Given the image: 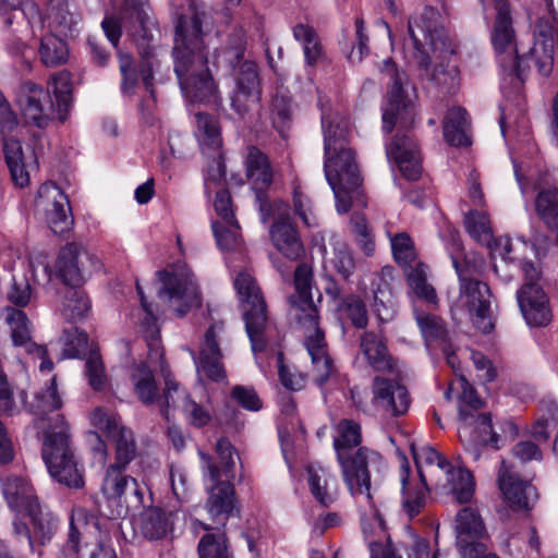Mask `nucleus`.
<instances>
[{"mask_svg": "<svg viewBox=\"0 0 558 558\" xmlns=\"http://www.w3.org/2000/svg\"><path fill=\"white\" fill-rule=\"evenodd\" d=\"M325 177L330 185L336 208L345 214L355 202L364 205L362 177L355 161L354 151L348 146L349 124L338 113H323Z\"/></svg>", "mask_w": 558, "mask_h": 558, "instance_id": "f257e3e1", "label": "nucleus"}, {"mask_svg": "<svg viewBox=\"0 0 558 558\" xmlns=\"http://www.w3.org/2000/svg\"><path fill=\"white\" fill-rule=\"evenodd\" d=\"M202 16L195 8L180 15L175 26L172 50L174 72L184 96L192 101H209L217 87L207 68L203 41Z\"/></svg>", "mask_w": 558, "mask_h": 558, "instance_id": "f03ea898", "label": "nucleus"}, {"mask_svg": "<svg viewBox=\"0 0 558 558\" xmlns=\"http://www.w3.org/2000/svg\"><path fill=\"white\" fill-rule=\"evenodd\" d=\"M335 433L333 447L342 469L343 480L360 507L368 506V509L365 508L362 511L363 521L371 518L380 525L381 520L371 494L367 450L360 447L361 427L356 422L343 418L335 426Z\"/></svg>", "mask_w": 558, "mask_h": 558, "instance_id": "7ed1b4c3", "label": "nucleus"}, {"mask_svg": "<svg viewBox=\"0 0 558 558\" xmlns=\"http://www.w3.org/2000/svg\"><path fill=\"white\" fill-rule=\"evenodd\" d=\"M215 451L217 460L199 451L204 476L210 483L206 486L208 498L205 509L214 522L225 526L236 510L231 480L234 477L235 460H239V456L231 442L223 437L218 439Z\"/></svg>", "mask_w": 558, "mask_h": 558, "instance_id": "20e7f679", "label": "nucleus"}, {"mask_svg": "<svg viewBox=\"0 0 558 558\" xmlns=\"http://www.w3.org/2000/svg\"><path fill=\"white\" fill-rule=\"evenodd\" d=\"M2 494L8 506L17 513H25L41 544H47L54 533L56 520L45 512L31 481L22 475L10 474L1 481Z\"/></svg>", "mask_w": 558, "mask_h": 558, "instance_id": "39448f33", "label": "nucleus"}, {"mask_svg": "<svg viewBox=\"0 0 558 558\" xmlns=\"http://www.w3.org/2000/svg\"><path fill=\"white\" fill-rule=\"evenodd\" d=\"M57 425L58 434H49L43 440V459L57 482L70 488H82L83 468L78 465L71 447L70 425L62 417H57Z\"/></svg>", "mask_w": 558, "mask_h": 558, "instance_id": "423d86ee", "label": "nucleus"}, {"mask_svg": "<svg viewBox=\"0 0 558 558\" xmlns=\"http://www.w3.org/2000/svg\"><path fill=\"white\" fill-rule=\"evenodd\" d=\"M496 20L492 34V43L498 63L504 72V85L508 80L515 88L523 82L525 58L518 53L515 33L512 26L510 7L507 1H496Z\"/></svg>", "mask_w": 558, "mask_h": 558, "instance_id": "0eeeda50", "label": "nucleus"}, {"mask_svg": "<svg viewBox=\"0 0 558 558\" xmlns=\"http://www.w3.org/2000/svg\"><path fill=\"white\" fill-rule=\"evenodd\" d=\"M123 25L134 38L144 59L141 68L142 81L146 89L153 93L154 41L159 32L146 0H125Z\"/></svg>", "mask_w": 558, "mask_h": 558, "instance_id": "6e6552de", "label": "nucleus"}, {"mask_svg": "<svg viewBox=\"0 0 558 558\" xmlns=\"http://www.w3.org/2000/svg\"><path fill=\"white\" fill-rule=\"evenodd\" d=\"M233 284L240 301L246 305L244 320L252 350L255 353L263 351L267 344L269 324L260 290L255 279L245 271L235 277Z\"/></svg>", "mask_w": 558, "mask_h": 558, "instance_id": "1a4fd4ad", "label": "nucleus"}, {"mask_svg": "<svg viewBox=\"0 0 558 558\" xmlns=\"http://www.w3.org/2000/svg\"><path fill=\"white\" fill-rule=\"evenodd\" d=\"M381 71L387 73L391 81L383 105V130L390 133L396 125L407 128L411 124L414 111L408 94L405 73L400 72L390 59L384 61Z\"/></svg>", "mask_w": 558, "mask_h": 558, "instance_id": "9d476101", "label": "nucleus"}, {"mask_svg": "<svg viewBox=\"0 0 558 558\" xmlns=\"http://www.w3.org/2000/svg\"><path fill=\"white\" fill-rule=\"evenodd\" d=\"M453 267L460 280V295L456 307L465 308L473 325L482 332L494 328L490 316L489 289L486 283L468 276V267L453 259Z\"/></svg>", "mask_w": 558, "mask_h": 558, "instance_id": "9b49d317", "label": "nucleus"}, {"mask_svg": "<svg viewBox=\"0 0 558 558\" xmlns=\"http://www.w3.org/2000/svg\"><path fill=\"white\" fill-rule=\"evenodd\" d=\"M411 451L418 470L421 482L425 481V476L422 472L423 465L436 463L440 470L446 472L449 489L459 502H468L472 498L474 481L470 471L461 466H451L439 452L429 446L416 448L414 445H411Z\"/></svg>", "mask_w": 558, "mask_h": 558, "instance_id": "f8f14e48", "label": "nucleus"}, {"mask_svg": "<svg viewBox=\"0 0 558 558\" xmlns=\"http://www.w3.org/2000/svg\"><path fill=\"white\" fill-rule=\"evenodd\" d=\"M158 276L162 282L159 296L169 302L178 316H184L192 307L199 305L198 287L190 269L179 267L173 271H159Z\"/></svg>", "mask_w": 558, "mask_h": 558, "instance_id": "ddd939ff", "label": "nucleus"}, {"mask_svg": "<svg viewBox=\"0 0 558 558\" xmlns=\"http://www.w3.org/2000/svg\"><path fill=\"white\" fill-rule=\"evenodd\" d=\"M410 38L417 51V62L422 69L428 71V53L425 48L437 50L445 46L446 37L438 22V12L426 8L423 12L410 17L408 24Z\"/></svg>", "mask_w": 558, "mask_h": 558, "instance_id": "4468645a", "label": "nucleus"}, {"mask_svg": "<svg viewBox=\"0 0 558 558\" xmlns=\"http://www.w3.org/2000/svg\"><path fill=\"white\" fill-rule=\"evenodd\" d=\"M195 136L205 154H211V163L206 177V189L211 184H219L225 177V165L220 148L222 146L221 129L216 118L208 113L198 112L195 116Z\"/></svg>", "mask_w": 558, "mask_h": 558, "instance_id": "2eb2a0df", "label": "nucleus"}, {"mask_svg": "<svg viewBox=\"0 0 558 558\" xmlns=\"http://www.w3.org/2000/svg\"><path fill=\"white\" fill-rule=\"evenodd\" d=\"M37 206L46 214V220L56 234L69 232L73 226L70 202L62 190L52 182L44 183L38 190Z\"/></svg>", "mask_w": 558, "mask_h": 558, "instance_id": "dca6fc26", "label": "nucleus"}, {"mask_svg": "<svg viewBox=\"0 0 558 558\" xmlns=\"http://www.w3.org/2000/svg\"><path fill=\"white\" fill-rule=\"evenodd\" d=\"M313 269L308 264H300L294 272L295 293L290 296L291 314L300 327H311L318 323V311L312 298Z\"/></svg>", "mask_w": 558, "mask_h": 558, "instance_id": "f3484780", "label": "nucleus"}, {"mask_svg": "<svg viewBox=\"0 0 558 558\" xmlns=\"http://www.w3.org/2000/svg\"><path fill=\"white\" fill-rule=\"evenodd\" d=\"M62 407V400L57 389L56 377L50 379L49 386L38 391L29 404V412L34 416L35 427L47 438L49 434H58L57 417L65 420L64 415L58 413Z\"/></svg>", "mask_w": 558, "mask_h": 558, "instance_id": "a211bd4d", "label": "nucleus"}, {"mask_svg": "<svg viewBox=\"0 0 558 558\" xmlns=\"http://www.w3.org/2000/svg\"><path fill=\"white\" fill-rule=\"evenodd\" d=\"M19 105L25 121L38 128H46L57 112L50 92L31 82L21 87Z\"/></svg>", "mask_w": 558, "mask_h": 558, "instance_id": "6ab92c4d", "label": "nucleus"}, {"mask_svg": "<svg viewBox=\"0 0 558 558\" xmlns=\"http://www.w3.org/2000/svg\"><path fill=\"white\" fill-rule=\"evenodd\" d=\"M260 82L256 63L244 61L235 71V88L231 106L238 114L244 116L256 107L260 100Z\"/></svg>", "mask_w": 558, "mask_h": 558, "instance_id": "aec40b11", "label": "nucleus"}, {"mask_svg": "<svg viewBox=\"0 0 558 558\" xmlns=\"http://www.w3.org/2000/svg\"><path fill=\"white\" fill-rule=\"evenodd\" d=\"M4 320L11 330V338L15 347H22L24 351L35 359L41 360L40 371H51L52 362L47 356V349L32 340V324L26 314L17 308L5 307Z\"/></svg>", "mask_w": 558, "mask_h": 558, "instance_id": "412c9836", "label": "nucleus"}, {"mask_svg": "<svg viewBox=\"0 0 558 558\" xmlns=\"http://www.w3.org/2000/svg\"><path fill=\"white\" fill-rule=\"evenodd\" d=\"M225 336L223 323L213 324L205 332L199 356L195 359L197 372L216 381L226 377L221 362L222 353L219 348V343L223 341Z\"/></svg>", "mask_w": 558, "mask_h": 558, "instance_id": "4be33fe9", "label": "nucleus"}, {"mask_svg": "<svg viewBox=\"0 0 558 558\" xmlns=\"http://www.w3.org/2000/svg\"><path fill=\"white\" fill-rule=\"evenodd\" d=\"M498 486L504 499L513 510L529 511L537 500L535 487L511 472L506 461L501 462L499 469Z\"/></svg>", "mask_w": 558, "mask_h": 558, "instance_id": "5701e85b", "label": "nucleus"}, {"mask_svg": "<svg viewBox=\"0 0 558 558\" xmlns=\"http://www.w3.org/2000/svg\"><path fill=\"white\" fill-rule=\"evenodd\" d=\"M372 393L373 404L390 415H402L410 407L409 392L397 379L375 376Z\"/></svg>", "mask_w": 558, "mask_h": 558, "instance_id": "b1692460", "label": "nucleus"}, {"mask_svg": "<svg viewBox=\"0 0 558 558\" xmlns=\"http://www.w3.org/2000/svg\"><path fill=\"white\" fill-rule=\"evenodd\" d=\"M520 311L531 326H546L551 319L549 301L537 282H525L517 292Z\"/></svg>", "mask_w": 558, "mask_h": 558, "instance_id": "393cba45", "label": "nucleus"}, {"mask_svg": "<svg viewBox=\"0 0 558 558\" xmlns=\"http://www.w3.org/2000/svg\"><path fill=\"white\" fill-rule=\"evenodd\" d=\"M305 338V347L312 359L313 380L318 387H323L333 373V364L325 342L323 330L316 323L313 328L301 327Z\"/></svg>", "mask_w": 558, "mask_h": 558, "instance_id": "a878e982", "label": "nucleus"}, {"mask_svg": "<svg viewBox=\"0 0 558 558\" xmlns=\"http://www.w3.org/2000/svg\"><path fill=\"white\" fill-rule=\"evenodd\" d=\"M271 244L284 258L298 262L305 256L301 235L289 218H278L269 228Z\"/></svg>", "mask_w": 558, "mask_h": 558, "instance_id": "bb28decb", "label": "nucleus"}, {"mask_svg": "<svg viewBox=\"0 0 558 558\" xmlns=\"http://www.w3.org/2000/svg\"><path fill=\"white\" fill-rule=\"evenodd\" d=\"M360 352L374 372L396 374L397 360L390 354L386 340L374 331H365L360 337Z\"/></svg>", "mask_w": 558, "mask_h": 558, "instance_id": "cd10ccee", "label": "nucleus"}, {"mask_svg": "<svg viewBox=\"0 0 558 558\" xmlns=\"http://www.w3.org/2000/svg\"><path fill=\"white\" fill-rule=\"evenodd\" d=\"M387 157L393 159L401 173L410 180H416L421 174L420 156L413 140L407 135L397 134L393 142L386 148Z\"/></svg>", "mask_w": 558, "mask_h": 558, "instance_id": "c85d7f7f", "label": "nucleus"}, {"mask_svg": "<svg viewBox=\"0 0 558 558\" xmlns=\"http://www.w3.org/2000/svg\"><path fill=\"white\" fill-rule=\"evenodd\" d=\"M178 512L151 507L141 513L138 530L149 541L167 538L173 531Z\"/></svg>", "mask_w": 558, "mask_h": 558, "instance_id": "c756f323", "label": "nucleus"}, {"mask_svg": "<svg viewBox=\"0 0 558 558\" xmlns=\"http://www.w3.org/2000/svg\"><path fill=\"white\" fill-rule=\"evenodd\" d=\"M125 466L120 464H110L105 473L101 484V493L108 500H113L121 504L126 489L132 486L134 495L138 502H142L143 495L138 489L135 478L125 474Z\"/></svg>", "mask_w": 558, "mask_h": 558, "instance_id": "7c9ffc66", "label": "nucleus"}, {"mask_svg": "<svg viewBox=\"0 0 558 558\" xmlns=\"http://www.w3.org/2000/svg\"><path fill=\"white\" fill-rule=\"evenodd\" d=\"M3 150L14 183L20 187L27 185L29 182L27 167L35 160L34 154L32 151L25 154L21 142L13 137L4 140Z\"/></svg>", "mask_w": 558, "mask_h": 558, "instance_id": "2f4dec72", "label": "nucleus"}, {"mask_svg": "<svg viewBox=\"0 0 558 558\" xmlns=\"http://www.w3.org/2000/svg\"><path fill=\"white\" fill-rule=\"evenodd\" d=\"M306 472L311 494L319 505L329 507L338 495L336 477L320 465H308Z\"/></svg>", "mask_w": 558, "mask_h": 558, "instance_id": "473e14b6", "label": "nucleus"}, {"mask_svg": "<svg viewBox=\"0 0 558 558\" xmlns=\"http://www.w3.org/2000/svg\"><path fill=\"white\" fill-rule=\"evenodd\" d=\"M46 21L51 33L63 37L74 36L78 16L71 11L66 0H50L48 3Z\"/></svg>", "mask_w": 558, "mask_h": 558, "instance_id": "72a5a7b5", "label": "nucleus"}, {"mask_svg": "<svg viewBox=\"0 0 558 558\" xmlns=\"http://www.w3.org/2000/svg\"><path fill=\"white\" fill-rule=\"evenodd\" d=\"M246 177L257 193L268 189L272 182L274 173L267 156L258 148L252 146L245 158Z\"/></svg>", "mask_w": 558, "mask_h": 558, "instance_id": "f704fd0d", "label": "nucleus"}, {"mask_svg": "<svg viewBox=\"0 0 558 558\" xmlns=\"http://www.w3.org/2000/svg\"><path fill=\"white\" fill-rule=\"evenodd\" d=\"M194 530L197 527L207 531L197 545L198 558H234L229 549L228 537L223 531L210 532L213 527L198 520L193 521Z\"/></svg>", "mask_w": 558, "mask_h": 558, "instance_id": "c9c22d12", "label": "nucleus"}, {"mask_svg": "<svg viewBox=\"0 0 558 558\" xmlns=\"http://www.w3.org/2000/svg\"><path fill=\"white\" fill-rule=\"evenodd\" d=\"M86 254L74 245L62 248L57 260V270L61 280L66 287H75L83 281V274L80 264Z\"/></svg>", "mask_w": 558, "mask_h": 558, "instance_id": "e433bc0d", "label": "nucleus"}, {"mask_svg": "<svg viewBox=\"0 0 558 558\" xmlns=\"http://www.w3.org/2000/svg\"><path fill=\"white\" fill-rule=\"evenodd\" d=\"M466 111L460 107L451 108L444 120V136L448 144L468 146L471 144Z\"/></svg>", "mask_w": 558, "mask_h": 558, "instance_id": "4c0bfd02", "label": "nucleus"}, {"mask_svg": "<svg viewBox=\"0 0 558 558\" xmlns=\"http://www.w3.org/2000/svg\"><path fill=\"white\" fill-rule=\"evenodd\" d=\"M43 29L44 23L41 24V28L35 27V34L33 32L32 34L36 36L37 32L43 33ZM40 36L39 54L41 61L47 66H56L64 63L68 60L69 50L61 35L51 33L49 35L40 34Z\"/></svg>", "mask_w": 558, "mask_h": 558, "instance_id": "58836bf2", "label": "nucleus"}, {"mask_svg": "<svg viewBox=\"0 0 558 558\" xmlns=\"http://www.w3.org/2000/svg\"><path fill=\"white\" fill-rule=\"evenodd\" d=\"M457 542H471V539H483L486 530L480 514L471 509L463 508L456 519Z\"/></svg>", "mask_w": 558, "mask_h": 558, "instance_id": "ea45409f", "label": "nucleus"}, {"mask_svg": "<svg viewBox=\"0 0 558 558\" xmlns=\"http://www.w3.org/2000/svg\"><path fill=\"white\" fill-rule=\"evenodd\" d=\"M410 472L408 463L402 466L401 484H402V508L410 519L417 515L426 505L427 487L426 481L415 489H407V482Z\"/></svg>", "mask_w": 558, "mask_h": 558, "instance_id": "a19ab883", "label": "nucleus"}, {"mask_svg": "<svg viewBox=\"0 0 558 558\" xmlns=\"http://www.w3.org/2000/svg\"><path fill=\"white\" fill-rule=\"evenodd\" d=\"M90 302L84 291L76 287H66L63 291L61 314L69 322H75L85 316Z\"/></svg>", "mask_w": 558, "mask_h": 558, "instance_id": "79ce46f5", "label": "nucleus"}, {"mask_svg": "<svg viewBox=\"0 0 558 558\" xmlns=\"http://www.w3.org/2000/svg\"><path fill=\"white\" fill-rule=\"evenodd\" d=\"M131 378L137 398L145 404H151L158 390L151 369L146 363H141L134 368Z\"/></svg>", "mask_w": 558, "mask_h": 558, "instance_id": "37998d69", "label": "nucleus"}, {"mask_svg": "<svg viewBox=\"0 0 558 558\" xmlns=\"http://www.w3.org/2000/svg\"><path fill=\"white\" fill-rule=\"evenodd\" d=\"M295 40L303 46L307 65L316 64L323 58V47L316 32L308 25L298 24L293 27Z\"/></svg>", "mask_w": 558, "mask_h": 558, "instance_id": "c03bdc74", "label": "nucleus"}, {"mask_svg": "<svg viewBox=\"0 0 558 558\" xmlns=\"http://www.w3.org/2000/svg\"><path fill=\"white\" fill-rule=\"evenodd\" d=\"M464 227L475 241L489 245L493 239V229L486 211L472 209L464 216Z\"/></svg>", "mask_w": 558, "mask_h": 558, "instance_id": "a18cd8bd", "label": "nucleus"}, {"mask_svg": "<svg viewBox=\"0 0 558 558\" xmlns=\"http://www.w3.org/2000/svg\"><path fill=\"white\" fill-rule=\"evenodd\" d=\"M536 211L548 227L558 230V191L556 187L543 189L535 202Z\"/></svg>", "mask_w": 558, "mask_h": 558, "instance_id": "49530a36", "label": "nucleus"}, {"mask_svg": "<svg viewBox=\"0 0 558 558\" xmlns=\"http://www.w3.org/2000/svg\"><path fill=\"white\" fill-rule=\"evenodd\" d=\"M211 227L220 250L234 251L241 247L242 238L236 220L230 222L214 221Z\"/></svg>", "mask_w": 558, "mask_h": 558, "instance_id": "de8ad7c7", "label": "nucleus"}, {"mask_svg": "<svg viewBox=\"0 0 558 558\" xmlns=\"http://www.w3.org/2000/svg\"><path fill=\"white\" fill-rule=\"evenodd\" d=\"M110 437L116 442L114 464L126 466L136 454V444L133 432L122 425L116 430V435H111Z\"/></svg>", "mask_w": 558, "mask_h": 558, "instance_id": "09e8293b", "label": "nucleus"}, {"mask_svg": "<svg viewBox=\"0 0 558 558\" xmlns=\"http://www.w3.org/2000/svg\"><path fill=\"white\" fill-rule=\"evenodd\" d=\"M50 87L56 97L57 113L61 121H64L71 102L70 76L66 72L54 74Z\"/></svg>", "mask_w": 558, "mask_h": 558, "instance_id": "8fccbe9b", "label": "nucleus"}, {"mask_svg": "<svg viewBox=\"0 0 558 558\" xmlns=\"http://www.w3.org/2000/svg\"><path fill=\"white\" fill-rule=\"evenodd\" d=\"M85 376L94 390H104L108 384V375L100 354L92 350L85 361Z\"/></svg>", "mask_w": 558, "mask_h": 558, "instance_id": "3c124183", "label": "nucleus"}, {"mask_svg": "<svg viewBox=\"0 0 558 558\" xmlns=\"http://www.w3.org/2000/svg\"><path fill=\"white\" fill-rule=\"evenodd\" d=\"M339 310L342 316L349 319L354 327L364 329L367 326L368 316L366 305L360 296H347L342 301Z\"/></svg>", "mask_w": 558, "mask_h": 558, "instance_id": "603ef678", "label": "nucleus"}, {"mask_svg": "<svg viewBox=\"0 0 558 558\" xmlns=\"http://www.w3.org/2000/svg\"><path fill=\"white\" fill-rule=\"evenodd\" d=\"M462 393L459 401V418L465 425H471L475 417L474 412L482 408V400L476 391L462 378Z\"/></svg>", "mask_w": 558, "mask_h": 558, "instance_id": "864d4df0", "label": "nucleus"}, {"mask_svg": "<svg viewBox=\"0 0 558 558\" xmlns=\"http://www.w3.org/2000/svg\"><path fill=\"white\" fill-rule=\"evenodd\" d=\"M408 281L415 294L429 303H435L437 295L435 289L427 283L426 269L423 264H417L408 272Z\"/></svg>", "mask_w": 558, "mask_h": 558, "instance_id": "5fc2aeb1", "label": "nucleus"}, {"mask_svg": "<svg viewBox=\"0 0 558 558\" xmlns=\"http://www.w3.org/2000/svg\"><path fill=\"white\" fill-rule=\"evenodd\" d=\"M173 405L179 407L186 415L190 423L196 427H202L210 421L209 412L191 400L186 392H181L180 402L173 400Z\"/></svg>", "mask_w": 558, "mask_h": 558, "instance_id": "6e6d98bb", "label": "nucleus"}, {"mask_svg": "<svg viewBox=\"0 0 558 558\" xmlns=\"http://www.w3.org/2000/svg\"><path fill=\"white\" fill-rule=\"evenodd\" d=\"M415 319L426 341L445 337L446 328L444 322L438 316L415 310Z\"/></svg>", "mask_w": 558, "mask_h": 558, "instance_id": "4d7b16f0", "label": "nucleus"}, {"mask_svg": "<svg viewBox=\"0 0 558 558\" xmlns=\"http://www.w3.org/2000/svg\"><path fill=\"white\" fill-rule=\"evenodd\" d=\"M272 123L280 132L291 120V99L286 92H277L271 101Z\"/></svg>", "mask_w": 558, "mask_h": 558, "instance_id": "13d9d810", "label": "nucleus"}, {"mask_svg": "<svg viewBox=\"0 0 558 558\" xmlns=\"http://www.w3.org/2000/svg\"><path fill=\"white\" fill-rule=\"evenodd\" d=\"M331 267L343 278L348 279L355 269L352 252L344 243H338L333 248V256L329 259Z\"/></svg>", "mask_w": 558, "mask_h": 558, "instance_id": "bf43d9fd", "label": "nucleus"}, {"mask_svg": "<svg viewBox=\"0 0 558 558\" xmlns=\"http://www.w3.org/2000/svg\"><path fill=\"white\" fill-rule=\"evenodd\" d=\"M17 5H22V12L27 19L32 32L35 34V27L41 28L43 17L39 7L32 0H0V10H14Z\"/></svg>", "mask_w": 558, "mask_h": 558, "instance_id": "052dcab7", "label": "nucleus"}, {"mask_svg": "<svg viewBox=\"0 0 558 558\" xmlns=\"http://www.w3.org/2000/svg\"><path fill=\"white\" fill-rule=\"evenodd\" d=\"M352 232L359 246L366 255L374 252L375 244L372 232L362 215L354 214L351 217Z\"/></svg>", "mask_w": 558, "mask_h": 558, "instance_id": "680f3d73", "label": "nucleus"}, {"mask_svg": "<svg viewBox=\"0 0 558 558\" xmlns=\"http://www.w3.org/2000/svg\"><path fill=\"white\" fill-rule=\"evenodd\" d=\"M119 69L122 76L121 88L123 93L131 94L134 92L138 82L137 70L134 66L133 58L129 53L118 52Z\"/></svg>", "mask_w": 558, "mask_h": 558, "instance_id": "e2e57ef3", "label": "nucleus"}, {"mask_svg": "<svg viewBox=\"0 0 558 558\" xmlns=\"http://www.w3.org/2000/svg\"><path fill=\"white\" fill-rule=\"evenodd\" d=\"M90 423L94 427L106 433L109 437L116 435L122 424L120 417L112 412H108L102 408H96L90 412Z\"/></svg>", "mask_w": 558, "mask_h": 558, "instance_id": "0e129e2a", "label": "nucleus"}, {"mask_svg": "<svg viewBox=\"0 0 558 558\" xmlns=\"http://www.w3.org/2000/svg\"><path fill=\"white\" fill-rule=\"evenodd\" d=\"M64 357H77L87 347V335L77 327H71L64 331Z\"/></svg>", "mask_w": 558, "mask_h": 558, "instance_id": "69168bd1", "label": "nucleus"}, {"mask_svg": "<svg viewBox=\"0 0 558 558\" xmlns=\"http://www.w3.org/2000/svg\"><path fill=\"white\" fill-rule=\"evenodd\" d=\"M391 248L399 264L407 265L415 259L412 240L405 233H398L391 239Z\"/></svg>", "mask_w": 558, "mask_h": 558, "instance_id": "338daca9", "label": "nucleus"}, {"mask_svg": "<svg viewBox=\"0 0 558 558\" xmlns=\"http://www.w3.org/2000/svg\"><path fill=\"white\" fill-rule=\"evenodd\" d=\"M231 398L248 411H258L262 408V401L252 388L235 386L231 391Z\"/></svg>", "mask_w": 558, "mask_h": 558, "instance_id": "774afa93", "label": "nucleus"}]
</instances>
